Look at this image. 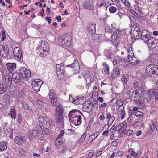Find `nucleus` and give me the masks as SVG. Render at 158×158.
Listing matches in <instances>:
<instances>
[{
  "label": "nucleus",
  "instance_id": "nucleus-46",
  "mask_svg": "<svg viewBox=\"0 0 158 158\" xmlns=\"http://www.w3.org/2000/svg\"><path fill=\"white\" fill-rule=\"evenodd\" d=\"M69 100L72 102H73V103L76 104V103L77 99V97H73L71 95H70L69 96Z\"/></svg>",
  "mask_w": 158,
  "mask_h": 158
},
{
  "label": "nucleus",
  "instance_id": "nucleus-49",
  "mask_svg": "<svg viewBox=\"0 0 158 158\" xmlns=\"http://www.w3.org/2000/svg\"><path fill=\"white\" fill-rule=\"evenodd\" d=\"M130 11V12L136 17L139 18H140L141 16L139 14L136 13L135 11L132 9H131Z\"/></svg>",
  "mask_w": 158,
  "mask_h": 158
},
{
  "label": "nucleus",
  "instance_id": "nucleus-63",
  "mask_svg": "<svg viewBox=\"0 0 158 158\" xmlns=\"http://www.w3.org/2000/svg\"><path fill=\"white\" fill-rule=\"evenodd\" d=\"M115 74L116 77H118L120 75V71L118 68H116L115 69Z\"/></svg>",
  "mask_w": 158,
  "mask_h": 158
},
{
  "label": "nucleus",
  "instance_id": "nucleus-61",
  "mask_svg": "<svg viewBox=\"0 0 158 158\" xmlns=\"http://www.w3.org/2000/svg\"><path fill=\"white\" fill-rule=\"evenodd\" d=\"M131 31H136V32H137L139 33L142 32L141 31L140 29V28L139 27H137V26H136L133 30L131 29Z\"/></svg>",
  "mask_w": 158,
  "mask_h": 158
},
{
  "label": "nucleus",
  "instance_id": "nucleus-5",
  "mask_svg": "<svg viewBox=\"0 0 158 158\" xmlns=\"http://www.w3.org/2000/svg\"><path fill=\"white\" fill-rule=\"evenodd\" d=\"M72 40L71 36L68 34L62 35L58 39V43L61 46H69Z\"/></svg>",
  "mask_w": 158,
  "mask_h": 158
},
{
  "label": "nucleus",
  "instance_id": "nucleus-12",
  "mask_svg": "<svg viewBox=\"0 0 158 158\" xmlns=\"http://www.w3.org/2000/svg\"><path fill=\"white\" fill-rule=\"evenodd\" d=\"M152 37L151 35L148 33L147 31L143 30L141 38L142 41L144 43H146Z\"/></svg>",
  "mask_w": 158,
  "mask_h": 158
},
{
  "label": "nucleus",
  "instance_id": "nucleus-19",
  "mask_svg": "<svg viewBox=\"0 0 158 158\" xmlns=\"http://www.w3.org/2000/svg\"><path fill=\"white\" fill-rule=\"evenodd\" d=\"M12 77L15 83L20 82L21 80V78L20 75L18 73H14L12 75Z\"/></svg>",
  "mask_w": 158,
  "mask_h": 158
},
{
  "label": "nucleus",
  "instance_id": "nucleus-41",
  "mask_svg": "<svg viewBox=\"0 0 158 158\" xmlns=\"http://www.w3.org/2000/svg\"><path fill=\"white\" fill-rule=\"evenodd\" d=\"M131 155L135 158L139 157L141 155V152L140 151L138 152V153H136L134 151L132 150L131 152Z\"/></svg>",
  "mask_w": 158,
  "mask_h": 158
},
{
  "label": "nucleus",
  "instance_id": "nucleus-33",
  "mask_svg": "<svg viewBox=\"0 0 158 158\" xmlns=\"http://www.w3.org/2000/svg\"><path fill=\"white\" fill-rule=\"evenodd\" d=\"M7 143L6 141L1 142L0 143V151H3L7 149Z\"/></svg>",
  "mask_w": 158,
  "mask_h": 158
},
{
  "label": "nucleus",
  "instance_id": "nucleus-14",
  "mask_svg": "<svg viewBox=\"0 0 158 158\" xmlns=\"http://www.w3.org/2000/svg\"><path fill=\"white\" fill-rule=\"evenodd\" d=\"M27 139L25 136H16L15 138V142L18 145H21L23 143L25 142Z\"/></svg>",
  "mask_w": 158,
  "mask_h": 158
},
{
  "label": "nucleus",
  "instance_id": "nucleus-42",
  "mask_svg": "<svg viewBox=\"0 0 158 158\" xmlns=\"http://www.w3.org/2000/svg\"><path fill=\"white\" fill-rule=\"evenodd\" d=\"M151 57L153 58V59L151 61L153 63L158 64V56L156 54H153L151 56Z\"/></svg>",
  "mask_w": 158,
  "mask_h": 158
},
{
  "label": "nucleus",
  "instance_id": "nucleus-15",
  "mask_svg": "<svg viewBox=\"0 0 158 158\" xmlns=\"http://www.w3.org/2000/svg\"><path fill=\"white\" fill-rule=\"evenodd\" d=\"M134 91H137V93H141V94L142 95V97H145V98H146V99H147V97L145 96L146 94H147L146 95L148 96V93L145 91L143 86L141 85L137 88L136 90H134Z\"/></svg>",
  "mask_w": 158,
  "mask_h": 158
},
{
  "label": "nucleus",
  "instance_id": "nucleus-37",
  "mask_svg": "<svg viewBox=\"0 0 158 158\" xmlns=\"http://www.w3.org/2000/svg\"><path fill=\"white\" fill-rule=\"evenodd\" d=\"M63 143L62 139L61 138H59V137H57L56 140L55 141V145L57 147H59Z\"/></svg>",
  "mask_w": 158,
  "mask_h": 158
},
{
  "label": "nucleus",
  "instance_id": "nucleus-31",
  "mask_svg": "<svg viewBox=\"0 0 158 158\" xmlns=\"http://www.w3.org/2000/svg\"><path fill=\"white\" fill-rule=\"evenodd\" d=\"M5 81L6 84L7 85L9 86L10 85L12 82V78L9 74H7L5 77Z\"/></svg>",
  "mask_w": 158,
  "mask_h": 158
},
{
  "label": "nucleus",
  "instance_id": "nucleus-43",
  "mask_svg": "<svg viewBox=\"0 0 158 158\" xmlns=\"http://www.w3.org/2000/svg\"><path fill=\"white\" fill-rule=\"evenodd\" d=\"M105 55L107 59H110L111 57V53L110 50H107L105 51Z\"/></svg>",
  "mask_w": 158,
  "mask_h": 158
},
{
  "label": "nucleus",
  "instance_id": "nucleus-18",
  "mask_svg": "<svg viewBox=\"0 0 158 158\" xmlns=\"http://www.w3.org/2000/svg\"><path fill=\"white\" fill-rule=\"evenodd\" d=\"M56 123H60L62 126H64V120L63 114H56Z\"/></svg>",
  "mask_w": 158,
  "mask_h": 158
},
{
  "label": "nucleus",
  "instance_id": "nucleus-11",
  "mask_svg": "<svg viewBox=\"0 0 158 158\" xmlns=\"http://www.w3.org/2000/svg\"><path fill=\"white\" fill-rule=\"evenodd\" d=\"M141 94L140 93H137V91H133L131 97V99L135 101L136 104H140L141 102V98L142 97V99H143L145 98L142 97Z\"/></svg>",
  "mask_w": 158,
  "mask_h": 158
},
{
  "label": "nucleus",
  "instance_id": "nucleus-59",
  "mask_svg": "<svg viewBox=\"0 0 158 158\" xmlns=\"http://www.w3.org/2000/svg\"><path fill=\"white\" fill-rule=\"evenodd\" d=\"M43 131V132L46 134H49L52 132L51 130L46 128H44Z\"/></svg>",
  "mask_w": 158,
  "mask_h": 158
},
{
  "label": "nucleus",
  "instance_id": "nucleus-50",
  "mask_svg": "<svg viewBox=\"0 0 158 158\" xmlns=\"http://www.w3.org/2000/svg\"><path fill=\"white\" fill-rule=\"evenodd\" d=\"M107 116L106 117V118L108 120H110V119L111 118H113L114 119V118H115V116L113 114H112L110 112H108L107 113Z\"/></svg>",
  "mask_w": 158,
  "mask_h": 158
},
{
  "label": "nucleus",
  "instance_id": "nucleus-55",
  "mask_svg": "<svg viewBox=\"0 0 158 158\" xmlns=\"http://www.w3.org/2000/svg\"><path fill=\"white\" fill-rule=\"evenodd\" d=\"M22 102V107L25 110H27L28 109L29 106L24 101Z\"/></svg>",
  "mask_w": 158,
  "mask_h": 158
},
{
  "label": "nucleus",
  "instance_id": "nucleus-51",
  "mask_svg": "<svg viewBox=\"0 0 158 158\" xmlns=\"http://www.w3.org/2000/svg\"><path fill=\"white\" fill-rule=\"evenodd\" d=\"M78 119H77V122H75L74 124H75V125H80L81 123V117L80 115L78 116Z\"/></svg>",
  "mask_w": 158,
  "mask_h": 158
},
{
  "label": "nucleus",
  "instance_id": "nucleus-38",
  "mask_svg": "<svg viewBox=\"0 0 158 158\" xmlns=\"http://www.w3.org/2000/svg\"><path fill=\"white\" fill-rule=\"evenodd\" d=\"M7 90V87L4 84L0 85V93L1 94L5 92Z\"/></svg>",
  "mask_w": 158,
  "mask_h": 158
},
{
  "label": "nucleus",
  "instance_id": "nucleus-29",
  "mask_svg": "<svg viewBox=\"0 0 158 158\" xmlns=\"http://www.w3.org/2000/svg\"><path fill=\"white\" fill-rule=\"evenodd\" d=\"M38 120L40 123H44L45 124H47L48 121V119L45 117L40 116L38 118Z\"/></svg>",
  "mask_w": 158,
  "mask_h": 158
},
{
  "label": "nucleus",
  "instance_id": "nucleus-21",
  "mask_svg": "<svg viewBox=\"0 0 158 158\" xmlns=\"http://www.w3.org/2000/svg\"><path fill=\"white\" fill-rule=\"evenodd\" d=\"M16 64L15 63H8L6 64V66L10 73H11L13 70L16 69Z\"/></svg>",
  "mask_w": 158,
  "mask_h": 158
},
{
  "label": "nucleus",
  "instance_id": "nucleus-48",
  "mask_svg": "<svg viewBox=\"0 0 158 158\" xmlns=\"http://www.w3.org/2000/svg\"><path fill=\"white\" fill-rule=\"evenodd\" d=\"M109 10L110 13H114L117 11V8L114 6H111L109 7Z\"/></svg>",
  "mask_w": 158,
  "mask_h": 158
},
{
  "label": "nucleus",
  "instance_id": "nucleus-57",
  "mask_svg": "<svg viewBox=\"0 0 158 158\" xmlns=\"http://www.w3.org/2000/svg\"><path fill=\"white\" fill-rule=\"evenodd\" d=\"M1 35V40L2 41H3L6 39V37L5 32L4 30H2Z\"/></svg>",
  "mask_w": 158,
  "mask_h": 158
},
{
  "label": "nucleus",
  "instance_id": "nucleus-64",
  "mask_svg": "<svg viewBox=\"0 0 158 158\" xmlns=\"http://www.w3.org/2000/svg\"><path fill=\"white\" fill-rule=\"evenodd\" d=\"M118 142L119 140L116 139L115 141H114L112 143L111 145L115 147L118 144Z\"/></svg>",
  "mask_w": 158,
  "mask_h": 158
},
{
  "label": "nucleus",
  "instance_id": "nucleus-39",
  "mask_svg": "<svg viewBox=\"0 0 158 158\" xmlns=\"http://www.w3.org/2000/svg\"><path fill=\"white\" fill-rule=\"evenodd\" d=\"M10 97L8 93H6L3 96V101L6 103H8L10 101Z\"/></svg>",
  "mask_w": 158,
  "mask_h": 158
},
{
  "label": "nucleus",
  "instance_id": "nucleus-35",
  "mask_svg": "<svg viewBox=\"0 0 158 158\" xmlns=\"http://www.w3.org/2000/svg\"><path fill=\"white\" fill-rule=\"evenodd\" d=\"M38 139L41 140L42 141L44 139V136L43 134V131H41L40 130H38V133L37 135V136Z\"/></svg>",
  "mask_w": 158,
  "mask_h": 158
},
{
  "label": "nucleus",
  "instance_id": "nucleus-13",
  "mask_svg": "<svg viewBox=\"0 0 158 158\" xmlns=\"http://www.w3.org/2000/svg\"><path fill=\"white\" fill-rule=\"evenodd\" d=\"M87 29L90 34H94L96 31L95 23L93 22L89 23L87 26Z\"/></svg>",
  "mask_w": 158,
  "mask_h": 158
},
{
  "label": "nucleus",
  "instance_id": "nucleus-62",
  "mask_svg": "<svg viewBox=\"0 0 158 158\" xmlns=\"http://www.w3.org/2000/svg\"><path fill=\"white\" fill-rule=\"evenodd\" d=\"M84 6L87 9H90L92 8V6H90L89 3V2H85L84 4Z\"/></svg>",
  "mask_w": 158,
  "mask_h": 158
},
{
  "label": "nucleus",
  "instance_id": "nucleus-20",
  "mask_svg": "<svg viewBox=\"0 0 158 158\" xmlns=\"http://www.w3.org/2000/svg\"><path fill=\"white\" fill-rule=\"evenodd\" d=\"M148 95L150 96V98L154 97L155 100L158 101V92L155 91V89L150 90L148 92Z\"/></svg>",
  "mask_w": 158,
  "mask_h": 158
},
{
  "label": "nucleus",
  "instance_id": "nucleus-23",
  "mask_svg": "<svg viewBox=\"0 0 158 158\" xmlns=\"http://www.w3.org/2000/svg\"><path fill=\"white\" fill-rule=\"evenodd\" d=\"M16 109L14 106H12L11 107V110L8 115L11 116L12 119H15L16 118Z\"/></svg>",
  "mask_w": 158,
  "mask_h": 158
},
{
  "label": "nucleus",
  "instance_id": "nucleus-40",
  "mask_svg": "<svg viewBox=\"0 0 158 158\" xmlns=\"http://www.w3.org/2000/svg\"><path fill=\"white\" fill-rule=\"evenodd\" d=\"M132 47H130L129 48L127 51L128 59L129 60H130L131 58L134 56L133 51L132 50Z\"/></svg>",
  "mask_w": 158,
  "mask_h": 158
},
{
  "label": "nucleus",
  "instance_id": "nucleus-56",
  "mask_svg": "<svg viewBox=\"0 0 158 158\" xmlns=\"http://www.w3.org/2000/svg\"><path fill=\"white\" fill-rule=\"evenodd\" d=\"M150 126V129L151 130V133L156 128V126L155 125L154 123L153 122H152L151 125Z\"/></svg>",
  "mask_w": 158,
  "mask_h": 158
},
{
  "label": "nucleus",
  "instance_id": "nucleus-58",
  "mask_svg": "<svg viewBox=\"0 0 158 158\" xmlns=\"http://www.w3.org/2000/svg\"><path fill=\"white\" fill-rule=\"evenodd\" d=\"M126 132L127 135L128 136H132L134 134V131L131 130H127Z\"/></svg>",
  "mask_w": 158,
  "mask_h": 158
},
{
  "label": "nucleus",
  "instance_id": "nucleus-17",
  "mask_svg": "<svg viewBox=\"0 0 158 158\" xmlns=\"http://www.w3.org/2000/svg\"><path fill=\"white\" fill-rule=\"evenodd\" d=\"M149 48H154L156 45V40L152 37L146 43Z\"/></svg>",
  "mask_w": 158,
  "mask_h": 158
},
{
  "label": "nucleus",
  "instance_id": "nucleus-7",
  "mask_svg": "<svg viewBox=\"0 0 158 158\" xmlns=\"http://www.w3.org/2000/svg\"><path fill=\"white\" fill-rule=\"evenodd\" d=\"M0 52L2 56L6 59H8L9 51L8 48L6 44H2L0 45Z\"/></svg>",
  "mask_w": 158,
  "mask_h": 158
},
{
  "label": "nucleus",
  "instance_id": "nucleus-60",
  "mask_svg": "<svg viewBox=\"0 0 158 158\" xmlns=\"http://www.w3.org/2000/svg\"><path fill=\"white\" fill-rule=\"evenodd\" d=\"M87 135V133L85 132L82 135L80 139L81 141L83 142L85 139Z\"/></svg>",
  "mask_w": 158,
  "mask_h": 158
},
{
  "label": "nucleus",
  "instance_id": "nucleus-6",
  "mask_svg": "<svg viewBox=\"0 0 158 158\" xmlns=\"http://www.w3.org/2000/svg\"><path fill=\"white\" fill-rule=\"evenodd\" d=\"M20 71L22 79L25 81H28L31 75L29 70L25 67H22L20 69Z\"/></svg>",
  "mask_w": 158,
  "mask_h": 158
},
{
  "label": "nucleus",
  "instance_id": "nucleus-28",
  "mask_svg": "<svg viewBox=\"0 0 158 158\" xmlns=\"http://www.w3.org/2000/svg\"><path fill=\"white\" fill-rule=\"evenodd\" d=\"M3 128L5 132L10 133L13 131L12 129L10 127V125L6 123H4Z\"/></svg>",
  "mask_w": 158,
  "mask_h": 158
},
{
  "label": "nucleus",
  "instance_id": "nucleus-9",
  "mask_svg": "<svg viewBox=\"0 0 158 158\" xmlns=\"http://www.w3.org/2000/svg\"><path fill=\"white\" fill-rule=\"evenodd\" d=\"M43 84V82L39 79H35L32 82L31 85L34 91L38 92L40 91V89Z\"/></svg>",
  "mask_w": 158,
  "mask_h": 158
},
{
  "label": "nucleus",
  "instance_id": "nucleus-8",
  "mask_svg": "<svg viewBox=\"0 0 158 158\" xmlns=\"http://www.w3.org/2000/svg\"><path fill=\"white\" fill-rule=\"evenodd\" d=\"M13 54L15 59L17 61L20 62H22L23 58L22 57V53L20 48L15 47L13 51Z\"/></svg>",
  "mask_w": 158,
  "mask_h": 158
},
{
  "label": "nucleus",
  "instance_id": "nucleus-36",
  "mask_svg": "<svg viewBox=\"0 0 158 158\" xmlns=\"http://www.w3.org/2000/svg\"><path fill=\"white\" fill-rule=\"evenodd\" d=\"M97 133L98 131H94L92 135L89 136V140L90 142H92L93 140L98 136V134H97Z\"/></svg>",
  "mask_w": 158,
  "mask_h": 158
},
{
  "label": "nucleus",
  "instance_id": "nucleus-27",
  "mask_svg": "<svg viewBox=\"0 0 158 158\" xmlns=\"http://www.w3.org/2000/svg\"><path fill=\"white\" fill-rule=\"evenodd\" d=\"M102 65L104 67L102 68V73H104L105 74L108 75L109 73V66L106 62H103Z\"/></svg>",
  "mask_w": 158,
  "mask_h": 158
},
{
  "label": "nucleus",
  "instance_id": "nucleus-30",
  "mask_svg": "<svg viewBox=\"0 0 158 158\" xmlns=\"http://www.w3.org/2000/svg\"><path fill=\"white\" fill-rule=\"evenodd\" d=\"M129 79V76L127 74H124L121 78V80L124 85L126 84Z\"/></svg>",
  "mask_w": 158,
  "mask_h": 158
},
{
  "label": "nucleus",
  "instance_id": "nucleus-10",
  "mask_svg": "<svg viewBox=\"0 0 158 158\" xmlns=\"http://www.w3.org/2000/svg\"><path fill=\"white\" fill-rule=\"evenodd\" d=\"M48 95L52 104L55 106L57 104V98L56 93L53 89H51L49 92Z\"/></svg>",
  "mask_w": 158,
  "mask_h": 158
},
{
  "label": "nucleus",
  "instance_id": "nucleus-53",
  "mask_svg": "<svg viewBox=\"0 0 158 158\" xmlns=\"http://www.w3.org/2000/svg\"><path fill=\"white\" fill-rule=\"evenodd\" d=\"M118 130L117 127L115 125H113L111 128L110 129V131L111 133H113L115 132L116 131H118Z\"/></svg>",
  "mask_w": 158,
  "mask_h": 158
},
{
  "label": "nucleus",
  "instance_id": "nucleus-2",
  "mask_svg": "<svg viewBox=\"0 0 158 158\" xmlns=\"http://www.w3.org/2000/svg\"><path fill=\"white\" fill-rule=\"evenodd\" d=\"M105 36L107 38H109L111 36V42L115 46L118 45L120 43L119 36L117 32L114 31L115 28L109 25H106L105 28Z\"/></svg>",
  "mask_w": 158,
  "mask_h": 158
},
{
  "label": "nucleus",
  "instance_id": "nucleus-32",
  "mask_svg": "<svg viewBox=\"0 0 158 158\" xmlns=\"http://www.w3.org/2000/svg\"><path fill=\"white\" fill-rule=\"evenodd\" d=\"M131 59L129 60V61L131 64L132 65H136L140 62L139 60H138L134 56L131 58Z\"/></svg>",
  "mask_w": 158,
  "mask_h": 158
},
{
  "label": "nucleus",
  "instance_id": "nucleus-24",
  "mask_svg": "<svg viewBox=\"0 0 158 158\" xmlns=\"http://www.w3.org/2000/svg\"><path fill=\"white\" fill-rule=\"evenodd\" d=\"M91 102L87 103L86 105H84L82 107L83 110L88 113L90 112L92 109V107L91 106Z\"/></svg>",
  "mask_w": 158,
  "mask_h": 158
},
{
  "label": "nucleus",
  "instance_id": "nucleus-25",
  "mask_svg": "<svg viewBox=\"0 0 158 158\" xmlns=\"http://www.w3.org/2000/svg\"><path fill=\"white\" fill-rule=\"evenodd\" d=\"M117 127L119 132L123 133L127 127L126 123L124 122L118 125Z\"/></svg>",
  "mask_w": 158,
  "mask_h": 158
},
{
  "label": "nucleus",
  "instance_id": "nucleus-52",
  "mask_svg": "<svg viewBox=\"0 0 158 158\" xmlns=\"http://www.w3.org/2000/svg\"><path fill=\"white\" fill-rule=\"evenodd\" d=\"M91 106L93 107L94 108H97L98 107V101H95L93 102V103H91Z\"/></svg>",
  "mask_w": 158,
  "mask_h": 158
},
{
  "label": "nucleus",
  "instance_id": "nucleus-26",
  "mask_svg": "<svg viewBox=\"0 0 158 158\" xmlns=\"http://www.w3.org/2000/svg\"><path fill=\"white\" fill-rule=\"evenodd\" d=\"M38 130H33L29 132L28 138L30 139H31L35 138L38 133Z\"/></svg>",
  "mask_w": 158,
  "mask_h": 158
},
{
  "label": "nucleus",
  "instance_id": "nucleus-1",
  "mask_svg": "<svg viewBox=\"0 0 158 158\" xmlns=\"http://www.w3.org/2000/svg\"><path fill=\"white\" fill-rule=\"evenodd\" d=\"M56 74L59 79L60 80L64 78L66 75V72L65 71V68L67 67H71L72 68L73 70L75 73H77L79 70L80 66L77 59H75L73 63L71 64L66 65L63 63L59 64H56Z\"/></svg>",
  "mask_w": 158,
  "mask_h": 158
},
{
  "label": "nucleus",
  "instance_id": "nucleus-54",
  "mask_svg": "<svg viewBox=\"0 0 158 158\" xmlns=\"http://www.w3.org/2000/svg\"><path fill=\"white\" fill-rule=\"evenodd\" d=\"M126 60L124 58H120L118 60V63L121 65H124L126 63Z\"/></svg>",
  "mask_w": 158,
  "mask_h": 158
},
{
  "label": "nucleus",
  "instance_id": "nucleus-22",
  "mask_svg": "<svg viewBox=\"0 0 158 158\" xmlns=\"http://www.w3.org/2000/svg\"><path fill=\"white\" fill-rule=\"evenodd\" d=\"M64 111V108L63 105L59 104L57 105L56 108V114H63Z\"/></svg>",
  "mask_w": 158,
  "mask_h": 158
},
{
  "label": "nucleus",
  "instance_id": "nucleus-3",
  "mask_svg": "<svg viewBox=\"0 0 158 158\" xmlns=\"http://www.w3.org/2000/svg\"><path fill=\"white\" fill-rule=\"evenodd\" d=\"M50 48L48 43L46 41H41L38 44L36 48L37 53L41 57H44L50 52Z\"/></svg>",
  "mask_w": 158,
  "mask_h": 158
},
{
  "label": "nucleus",
  "instance_id": "nucleus-45",
  "mask_svg": "<svg viewBox=\"0 0 158 158\" xmlns=\"http://www.w3.org/2000/svg\"><path fill=\"white\" fill-rule=\"evenodd\" d=\"M78 116H77L76 114L75 113H73V114H72L71 116V122L72 123H73V120H75L76 122H77V119H78Z\"/></svg>",
  "mask_w": 158,
  "mask_h": 158
},
{
  "label": "nucleus",
  "instance_id": "nucleus-47",
  "mask_svg": "<svg viewBox=\"0 0 158 158\" xmlns=\"http://www.w3.org/2000/svg\"><path fill=\"white\" fill-rule=\"evenodd\" d=\"M17 123L18 124H20L22 122V117L19 114H18L17 115Z\"/></svg>",
  "mask_w": 158,
  "mask_h": 158
},
{
  "label": "nucleus",
  "instance_id": "nucleus-44",
  "mask_svg": "<svg viewBox=\"0 0 158 158\" xmlns=\"http://www.w3.org/2000/svg\"><path fill=\"white\" fill-rule=\"evenodd\" d=\"M143 116L144 114H141V115L140 116L136 117V118L135 119L137 120V121L135 122V124L137 123L141 122L143 119Z\"/></svg>",
  "mask_w": 158,
  "mask_h": 158
},
{
  "label": "nucleus",
  "instance_id": "nucleus-34",
  "mask_svg": "<svg viewBox=\"0 0 158 158\" xmlns=\"http://www.w3.org/2000/svg\"><path fill=\"white\" fill-rule=\"evenodd\" d=\"M76 104H84L85 102V100L84 97H77V99L75 101Z\"/></svg>",
  "mask_w": 158,
  "mask_h": 158
},
{
  "label": "nucleus",
  "instance_id": "nucleus-4",
  "mask_svg": "<svg viewBox=\"0 0 158 158\" xmlns=\"http://www.w3.org/2000/svg\"><path fill=\"white\" fill-rule=\"evenodd\" d=\"M145 71L146 74L149 76L154 77H158V67L153 64H150L147 66Z\"/></svg>",
  "mask_w": 158,
  "mask_h": 158
},
{
  "label": "nucleus",
  "instance_id": "nucleus-16",
  "mask_svg": "<svg viewBox=\"0 0 158 158\" xmlns=\"http://www.w3.org/2000/svg\"><path fill=\"white\" fill-rule=\"evenodd\" d=\"M142 32H136L135 31H131L130 34L131 37L132 38L135 39L136 40H138L141 38V36L142 35Z\"/></svg>",
  "mask_w": 158,
  "mask_h": 158
}]
</instances>
